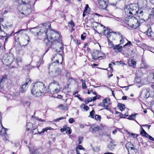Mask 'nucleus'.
I'll return each instance as SVG.
<instances>
[{"mask_svg":"<svg viewBox=\"0 0 154 154\" xmlns=\"http://www.w3.org/2000/svg\"><path fill=\"white\" fill-rule=\"evenodd\" d=\"M116 63H119L120 64H122L123 66H124V65H125L126 64L124 63L123 61H117Z\"/></svg>","mask_w":154,"mask_h":154,"instance_id":"nucleus-45","label":"nucleus"},{"mask_svg":"<svg viewBox=\"0 0 154 154\" xmlns=\"http://www.w3.org/2000/svg\"><path fill=\"white\" fill-rule=\"evenodd\" d=\"M143 90L144 91H145L146 92V93H149L150 90L149 88H146L144 90Z\"/></svg>","mask_w":154,"mask_h":154,"instance_id":"nucleus-51","label":"nucleus"},{"mask_svg":"<svg viewBox=\"0 0 154 154\" xmlns=\"http://www.w3.org/2000/svg\"><path fill=\"white\" fill-rule=\"evenodd\" d=\"M141 131L140 132V134L143 136L144 134H146V132L145 131V130L143 129V128L142 127L141 128Z\"/></svg>","mask_w":154,"mask_h":154,"instance_id":"nucleus-39","label":"nucleus"},{"mask_svg":"<svg viewBox=\"0 0 154 154\" xmlns=\"http://www.w3.org/2000/svg\"><path fill=\"white\" fill-rule=\"evenodd\" d=\"M69 24L71 25V27L73 29L75 25L74 22L72 20H71L69 23Z\"/></svg>","mask_w":154,"mask_h":154,"instance_id":"nucleus-35","label":"nucleus"},{"mask_svg":"<svg viewBox=\"0 0 154 154\" xmlns=\"http://www.w3.org/2000/svg\"><path fill=\"white\" fill-rule=\"evenodd\" d=\"M108 102H110V100L109 99H105L103 100V104H104V105L106 106L108 105Z\"/></svg>","mask_w":154,"mask_h":154,"instance_id":"nucleus-23","label":"nucleus"},{"mask_svg":"<svg viewBox=\"0 0 154 154\" xmlns=\"http://www.w3.org/2000/svg\"><path fill=\"white\" fill-rule=\"evenodd\" d=\"M50 24H45L42 25L41 31L44 33L47 37V38H45L44 41L45 45L48 47L46 52L48 51L50 48L53 47L54 48V45L56 43L61 44L60 43L61 42L60 35L56 31L51 30L50 29Z\"/></svg>","mask_w":154,"mask_h":154,"instance_id":"nucleus-1","label":"nucleus"},{"mask_svg":"<svg viewBox=\"0 0 154 154\" xmlns=\"http://www.w3.org/2000/svg\"><path fill=\"white\" fill-rule=\"evenodd\" d=\"M151 77L152 78L153 81H154V71L151 74Z\"/></svg>","mask_w":154,"mask_h":154,"instance_id":"nucleus-58","label":"nucleus"},{"mask_svg":"<svg viewBox=\"0 0 154 154\" xmlns=\"http://www.w3.org/2000/svg\"><path fill=\"white\" fill-rule=\"evenodd\" d=\"M92 100V98L87 97L85 99V103L86 104H88L89 102H91Z\"/></svg>","mask_w":154,"mask_h":154,"instance_id":"nucleus-26","label":"nucleus"},{"mask_svg":"<svg viewBox=\"0 0 154 154\" xmlns=\"http://www.w3.org/2000/svg\"><path fill=\"white\" fill-rule=\"evenodd\" d=\"M137 5L139 8H144L147 6V2L146 0H138Z\"/></svg>","mask_w":154,"mask_h":154,"instance_id":"nucleus-11","label":"nucleus"},{"mask_svg":"<svg viewBox=\"0 0 154 154\" xmlns=\"http://www.w3.org/2000/svg\"><path fill=\"white\" fill-rule=\"evenodd\" d=\"M25 29H21L19 31H18L17 32H16L15 33V35L16 34H18L21 31H25Z\"/></svg>","mask_w":154,"mask_h":154,"instance_id":"nucleus-52","label":"nucleus"},{"mask_svg":"<svg viewBox=\"0 0 154 154\" xmlns=\"http://www.w3.org/2000/svg\"><path fill=\"white\" fill-rule=\"evenodd\" d=\"M131 146H133V144L130 142H128L126 143L125 145V146L127 149L128 150V152H129V149Z\"/></svg>","mask_w":154,"mask_h":154,"instance_id":"nucleus-22","label":"nucleus"},{"mask_svg":"<svg viewBox=\"0 0 154 154\" xmlns=\"http://www.w3.org/2000/svg\"><path fill=\"white\" fill-rule=\"evenodd\" d=\"M83 137H80L79 138L78 141L79 144H81L82 143L83 140Z\"/></svg>","mask_w":154,"mask_h":154,"instance_id":"nucleus-41","label":"nucleus"},{"mask_svg":"<svg viewBox=\"0 0 154 154\" xmlns=\"http://www.w3.org/2000/svg\"><path fill=\"white\" fill-rule=\"evenodd\" d=\"M116 146V145L114 144L112 141L109 143V144L107 146V148L109 149L111 151H112L115 149V147Z\"/></svg>","mask_w":154,"mask_h":154,"instance_id":"nucleus-17","label":"nucleus"},{"mask_svg":"<svg viewBox=\"0 0 154 154\" xmlns=\"http://www.w3.org/2000/svg\"><path fill=\"white\" fill-rule=\"evenodd\" d=\"M46 90V87L44 84L41 82L35 83L31 88V93L36 97H40L43 95Z\"/></svg>","mask_w":154,"mask_h":154,"instance_id":"nucleus-2","label":"nucleus"},{"mask_svg":"<svg viewBox=\"0 0 154 154\" xmlns=\"http://www.w3.org/2000/svg\"><path fill=\"white\" fill-rule=\"evenodd\" d=\"M16 65H15L14 66H12V67L14 68H17L19 66L18 63L19 62L21 63V60L20 59H17L16 60Z\"/></svg>","mask_w":154,"mask_h":154,"instance_id":"nucleus-25","label":"nucleus"},{"mask_svg":"<svg viewBox=\"0 0 154 154\" xmlns=\"http://www.w3.org/2000/svg\"><path fill=\"white\" fill-rule=\"evenodd\" d=\"M129 63H131L133 67L134 68L135 67V65L136 64V62L135 61L133 60H130Z\"/></svg>","mask_w":154,"mask_h":154,"instance_id":"nucleus-29","label":"nucleus"},{"mask_svg":"<svg viewBox=\"0 0 154 154\" xmlns=\"http://www.w3.org/2000/svg\"><path fill=\"white\" fill-rule=\"evenodd\" d=\"M95 119L97 121H100L101 119V116L99 115H96L95 116Z\"/></svg>","mask_w":154,"mask_h":154,"instance_id":"nucleus-32","label":"nucleus"},{"mask_svg":"<svg viewBox=\"0 0 154 154\" xmlns=\"http://www.w3.org/2000/svg\"><path fill=\"white\" fill-rule=\"evenodd\" d=\"M98 106H101L103 107H105L106 106L104 105V104H103V103H100L98 104Z\"/></svg>","mask_w":154,"mask_h":154,"instance_id":"nucleus-54","label":"nucleus"},{"mask_svg":"<svg viewBox=\"0 0 154 154\" xmlns=\"http://www.w3.org/2000/svg\"><path fill=\"white\" fill-rule=\"evenodd\" d=\"M30 8V6L28 7L25 5H23L22 6L23 12L21 13L22 14L25 15H29L31 12Z\"/></svg>","mask_w":154,"mask_h":154,"instance_id":"nucleus-9","label":"nucleus"},{"mask_svg":"<svg viewBox=\"0 0 154 154\" xmlns=\"http://www.w3.org/2000/svg\"><path fill=\"white\" fill-rule=\"evenodd\" d=\"M41 27V29H40L38 27H34L33 28H30L29 29V31L33 34L35 35H41L42 34H44V33L41 32V29H42Z\"/></svg>","mask_w":154,"mask_h":154,"instance_id":"nucleus-6","label":"nucleus"},{"mask_svg":"<svg viewBox=\"0 0 154 154\" xmlns=\"http://www.w3.org/2000/svg\"><path fill=\"white\" fill-rule=\"evenodd\" d=\"M7 79V78L6 76H4L3 77L1 80H0V82L1 83V82H4L5 81L6 79Z\"/></svg>","mask_w":154,"mask_h":154,"instance_id":"nucleus-38","label":"nucleus"},{"mask_svg":"<svg viewBox=\"0 0 154 154\" xmlns=\"http://www.w3.org/2000/svg\"><path fill=\"white\" fill-rule=\"evenodd\" d=\"M27 89V88H25V89H24L23 88H21L20 89V91L22 93H23L25 92V91H26Z\"/></svg>","mask_w":154,"mask_h":154,"instance_id":"nucleus-44","label":"nucleus"},{"mask_svg":"<svg viewBox=\"0 0 154 154\" xmlns=\"http://www.w3.org/2000/svg\"><path fill=\"white\" fill-rule=\"evenodd\" d=\"M14 58L13 54L11 53L5 54L2 58V62L6 66L11 64L13 62Z\"/></svg>","mask_w":154,"mask_h":154,"instance_id":"nucleus-4","label":"nucleus"},{"mask_svg":"<svg viewBox=\"0 0 154 154\" xmlns=\"http://www.w3.org/2000/svg\"><path fill=\"white\" fill-rule=\"evenodd\" d=\"M66 130V128L63 127V128H61L60 129V131L61 132H63L65 131Z\"/></svg>","mask_w":154,"mask_h":154,"instance_id":"nucleus-59","label":"nucleus"},{"mask_svg":"<svg viewBox=\"0 0 154 154\" xmlns=\"http://www.w3.org/2000/svg\"><path fill=\"white\" fill-rule=\"evenodd\" d=\"M132 150H134L135 152L137 151V149L136 148L134 147L133 146H131L129 149V152L130 151H131Z\"/></svg>","mask_w":154,"mask_h":154,"instance_id":"nucleus-36","label":"nucleus"},{"mask_svg":"<svg viewBox=\"0 0 154 154\" xmlns=\"http://www.w3.org/2000/svg\"><path fill=\"white\" fill-rule=\"evenodd\" d=\"M151 13V14L149 15L147 20L150 19L154 20V7L152 9Z\"/></svg>","mask_w":154,"mask_h":154,"instance_id":"nucleus-18","label":"nucleus"},{"mask_svg":"<svg viewBox=\"0 0 154 154\" xmlns=\"http://www.w3.org/2000/svg\"><path fill=\"white\" fill-rule=\"evenodd\" d=\"M60 43L61 44V45L59 44L58 43H56V44H55L54 45L55 46V47H54V48H53V47L52 48H51L54 49V50L55 49H57L58 48L57 47L58 46L60 47V48L59 50H58L57 49H56V51L57 52H60L61 51H63V46L62 45V41L61 42H60Z\"/></svg>","mask_w":154,"mask_h":154,"instance_id":"nucleus-15","label":"nucleus"},{"mask_svg":"<svg viewBox=\"0 0 154 154\" xmlns=\"http://www.w3.org/2000/svg\"><path fill=\"white\" fill-rule=\"evenodd\" d=\"M6 33L4 31L2 30L0 32V37H5L6 36Z\"/></svg>","mask_w":154,"mask_h":154,"instance_id":"nucleus-28","label":"nucleus"},{"mask_svg":"<svg viewBox=\"0 0 154 154\" xmlns=\"http://www.w3.org/2000/svg\"><path fill=\"white\" fill-rule=\"evenodd\" d=\"M69 122L70 123H72L75 122V120L72 118H70L69 120Z\"/></svg>","mask_w":154,"mask_h":154,"instance_id":"nucleus-43","label":"nucleus"},{"mask_svg":"<svg viewBox=\"0 0 154 154\" xmlns=\"http://www.w3.org/2000/svg\"><path fill=\"white\" fill-rule=\"evenodd\" d=\"M137 9L135 5L131 4L127 6L125 10V12L129 13L130 14L135 15L138 13Z\"/></svg>","mask_w":154,"mask_h":154,"instance_id":"nucleus-5","label":"nucleus"},{"mask_svg":"<svg viewBox=\"0 0 154 154\" xmlns=\"http://www.w3.org/2000/svg\"><path fill=\"white\" fill-rule=\"evenodd\" d=\"M52 129V128L51 127H48L45 128H43L42 131L39 132L35 128V130H33L32 131V133L33 134H35L37 133H38L40 135H42L44 134V132L47 131L48 130H51Z\"/></svg>","mask_w":154,"mask_h":154,"instance_id":"nucleus-10","label":"nucleus"},{"mask_svg":"<svg viewBox=\"0 0 154 154\" xmlns=\"http://www.w3.org/2000/svg\"><path fill=\"white\" fill-rule=\"evenodd\" d=\"M95 113V111L94 110H92L91 111L90 113V115L89 117L91 116V117L92 118L94 119V114Z\"/></svg>","mask_w":154,"mask_h":154,"instance_id":"nucleus-31","label":"nucleus"},{"mask_svg":"<svg viewBox=\"0 0 154 154\" xmlns=\"http://www.w3.org/2000/svg\"><path fill=\"white\" fill-rule=\"evenodd\" d=\"M88 8H89V7L88 4L86 5L85 7V11H86V10H89Z\"/></svg>","mask_w":154,"mask_h":154,"instance_id":"nucleus-56","label":"nucleus"},{"mask_svg":"<svg viewBox=\"0 0 154 154\" xmlns=\"http://www.w3.org/2000/svg\"><path fill=\"white\" fill-rule=\"evenodd\" d=\"M92 149L94 152H97L99 151L100 148L99 146H97L94 147H92Z\"/></svg>","mask_w":154,"mask_h":154,"instance_id":"nucleus-30","label":"nucleus"},{"mask_svg":"<svg viewBox=\"0 0 154 154\" xmlns=\"http://www.w3.org/2000/svg\"><path fill=\"white\" fill-rule=\"evenodd\" d=\"M103 55L104 54L99 52L98 50H94L92 54V57L93 59L96 60L100 57H102V55Z\"/></svg>","mask_w":154,"mask_h":154,"instance_id":"nucleus-7","label":"nucleus"},{"mask_svg":"<svg viewBox=\"0 0 154 154\" xmlns=\"http://www.w3.org/2000/svg\"><path fill=\"white\" fill-rule=\"evenodd\" d=\"M27 130L29 131L30 130H35L37 128L36 126H34V124L30 122L28 123L27 124Z\"/></svg>","mask_w":154,"mask_h":154,"instance_id":"nucleus-14","label":"nucleus"},{"mask_svg":"<svg viewBox=\"0 0 154 154\" xmlns=\"http://www.w3.org/2000/svg\"><path fill=\"white\" fill-rule=\"evenodd\" d=\"M128 119L129 120H134V118H133V115H130Z\"/></svg>","mask_w":154,"mask_h":154,"instance_id":"nucleus-53","label":"nucleus"},{"mask_svg":"<svg viewBox=\"0 0 154 154\" xmlns=\"http://www.w3.org/2000/svg\"><path fill=\"white\" fill-rule=\"evenodd\" d=\"M66 130L65 131L67 134H70L71 133L72 130L69 127H67L66 128Z\"/></svg>","mask_w":154,"mask_h":154,"instance_id":"nucleus-27","label":"nucleus"},{"mask_svg":"<svg viewBox=\"0 0 154 154\" xmlns=\"http://www.w3.org/2000/svg\"><path fill=\"white\" fill-rule=\"evenodd\" d=\"M149 134H148L147 133H146V134H144L143 136L146 137L148 138V137L149 136Z\"/></svg>","mask_w":154,"mask_h":154,"instance_id":"nucleus-63","label":"nucleus"},{"mask_svg":"<svg viewBox=\"0 0 154 154\" xmlns=\"http://www.w3.org/2000/svg\"><path fill=\"white\" fill-rule=\"evenodd\" d=\"M112 33H114L116 35H120L121 34L119 32H114L112 31Z\"/></svg>","mask_w":154,"mask_h":154,"instance_id":"nucleus-55","label":"nucleus"},{"mask_svg":"<svg viewBox=\"0 0 154 154\" xmlns=\"http://www.w3.org/2000/svg\"><path fill=\"white\" fill-rule=\"evenodd\" d=\"M82 87L84 89H85L87 88L86 86V84L85 83H82Z\"/></svg>","mask_w":154,"mask_h":154,"instance_id":"nucleus-50","label":"nucleus"},{"mask_svg":"<svg viewBox=\"0 0 154 154\" xmlns=\"http://www.w3.org/2000/svg\"><path fill=\"white\" fill-rule=\"evenodd\" d=\"M99 8L102 9H105L107 7L108 3V0H103L98 2Z\"/></svg>","mask_w":154,"mask_h":154,"instance_id":"nucleus-12","label":"nucleus"},{"mask_svg":"<svg viewBox=\"0 0 154 154\" xmlns=\"http://www.w3.org/2000/svg\"><path fill=\"white\" fill-rule=\"evenodd\" d=\"M60 90L59 89L57 88L54 89V91H53V93H57Z\"/></svg>","mask_w":154,"mask_h":154,"instance_id":"nucleus-46","label":"nucleus"},{"mask_svg":"<svg viewBox=\"0 0 154 154\" xmlns=\"http://www.w3.org/2000/svg\"><path fill=\"white\" fill-rule=\"evenodd\" d=\"M110 35H109V36H107V39H108V44L110 43V42H112L109 39V38H110Z\"/></svg>","mask_w":154,"mask_h":154,"instance_id":"nucleus-60","label":"nucleus"},{"mask_svg":"<svg viewBox=\"0 0 154 154\" xmlns=\"http://www.w3.org/2000/svg\"><path fill=\"white\" fill-rule=\"evenodd\" d=\"M142 66H143L145 68H146L148 66V65L145 61H143Z\"/></svg>","mask_w":154,"mask_h":154,"instance_id":"nucleus-34","label":"nucleus"},{"mask_svg":"<svg viewBox=\"0 0 154 154\" xmlns=\"http://www.w3.org/2000/svg\"><path fill=\"white\" fill-rule=\"evenodd\" d=\"M152 33V30L151 28H148L147 30L144 32V33L147 35L149 37H151L152 34L151 33Z\"/></svg>","mask_w":154,"mask_h":154,"instance_id":"nucleus-20","label":"nucleus"},{"mask_svg":"<svg viewBox=\"0 0 154 154\" xmlns=\"http://www.w3.org/2000/svg\"><path fill=\"white\" fill-rule=\"evenodd\" d=\"M89 131L93 134L99 132L100 128L98 126H92L91 127Z\"/></svg>","mask_w":154,"mask_h":154,"instance_id":"nucleus-13","label":"nucleus"},{"mask_svg":"<svg viewBox=\"0 0 154 154\" xmlns=\"http://www.w3.org/2000/svg\"><path fill=\"white\" fill-rule=\"evenodd\" d=\"M50 75L52 77H54L58 75H60L61 77L65 75L67 79H69V76L70 75L68 71L64 68L62 69L58 67L56 71L54 72H49Z\"/></svg>","mask_w":154,"mask_h":154,"instance_id":"nucleus-3","label":"nucleus"},{"mask_svg":"<svg viewBox=\"0 0 154 154\" xmlns=\"http://www.w3.org/2000/svg\"><path fill=\"white\" fill-rule=\"evenodd\" d=\"M61 109H62L63 110H68V107L67 106H64V107H63V108H61Z\"/></svg>","mask_w":154,"mask_h":154,"instance_id":"nucleus-57","label":"nucleus"},{"mask_svg":"<svg viewBox=\"0 0 154 154\" xmlns=\"http://www.w3.org/2000/svg\"><path fill=\"white\" fill-rule=\"evenodd\" d=\"M83 149V147L81 145H79L77 147V149Z\"/></svg>","mask_w":154,"mask_h":154,"instance_id":"nucleus-48","label":"nucleus"},{"mask_svg":"<svg viewBox=\"0 0 154 154\" xmlns=\"http://www.w3.org/2000/svg\"><path fill=\"white\" fill-rule=\"evenodd\" d=\"M64 107V105L62 104H60V105H59L58 107L59 108H63V107Z\"/></svg>","mask_w":154,"mask_h":154,"instance_id":"nucleus-64","label":"nucleus"},{"mask_svg":"<svg viewBox=\"0 0 154 154\" xmlns=\"http://www.w3.org/2000/svg\"><path fill=\"white\" fill-rule=\"evenodd\" d=\"M131 44V42L130 41H128V42L126 43L125 45L123 46V47L125 48V46H128L129 45Z\"/></svg>","mask_w":154,"mask_h":154,"instance_id":"nucleus-49","label":"nucleus"},{"mask_svg":"<svg viewBox=\"0 0 154 154\" xmlns=\"http://www.w3.org/2000/svg\"><path fill=\"white\" fill-rule=\"evenodd\" d=\"M118 106L119 109L123 111L125 109V105L122 103H119Z\"/></svg>","mask_w":154,"mask_h":154,"instance_id":"nucleus-21","label":"nucleus"},{"mask_svg":"<svg viewBox=\"0 0 154 154\" xmlns=\"http://www.w3.org/2000/svg\"><path fill=\"white\" fill-rule=\"evenodd\" d=\"M124 39H120V45L124 43Z\"/></svg>","mask_w":154,"mask_h":154,"instance_id":"nucleus-62","label":"nucleus"},{"mask_svg":"<svg viewBox=\"0 0 154 154\" xmlns=\"http://www.w3.org/2000/svg\"><path fill=\"white\" fill-rule=\"evenodd\" d=\"M148 138H149V139L150 140H153V141L154 140V138H153L152 136H151L150 135H149V136Z\"/></svg>","mask_w":154,"mask_h":154,"instance_id":"nucleus-61","label":"nucleus"},{"mask_svg":"<svg viewBox=\"0 0 154 154\" xmlns=\"http://www.w3.org/2000/svg\"><path fill=\"white\" fill-rule=\"evenodd\" d=\"M86 34L85 33L83 32V34L81 35V39L82 40H84L86 37Z\"/></svg>","mask_w":154,"mask_h":154,"instance_id":"nucleus-33","label":"nucleus"},{"mask_svg":"<svg viewBox=\"0 0 154 154\" xmlns=\"http://www.w3.org/2000/svg\"><path fill=\"white\" fill-rule=\"evenodd\" d=\"M133 21H134L135 22H136L137 23H138V21L137 19L135 17H134L133 19H132L131 20L128 22V24L130 27L132 28L135 29L139 26L140 24L139 23L137 24L138 25L137 26L135 25V24L132 23V22Z\"/></svg>","mask_w":154,"mask_h":154,"instance_id":"nucleus-8","label":"nucleus"},{"mask_svg":"<svg viewBox=\"0 0 154 154\" xmlns=\"http://www.w3.org/2000/svg\"><path fill=\"white\" fill-rule=\"evenodd\" d=\"M80 107L81 108H83L84 109H85L86 111H88L89 109V107L85 104H82L80 106Z\"/></svg>","mask_w":154,"mask_h":154,"instance_id":"nucleus-24","label":"nucleus"},{"mask_svg":"<svg viewBox=\"0 0 154 154\" xmlns=\"http://www.w3.org/2000/svg\"><path fill=\"white\" fill-rule=\"evenodd\" d=\"M123 47L122 46H120V45H116L115 47H114L113 50H115V52L118 53L120 52L123 50Z\"/></svg>","mask_w":154,"mask_h":154,"instance_id":"nucleus-16","label":"nucleus"},{"mask_svg":"<svg viewBox=\"0 0 154 154\" xmlns=\"http://www.w3.org/2000/svg\"><path fill=\"white\" fill-rule=\"evenodd\" d=\"M109 44V48H112L113 49L114 47H115V46L114 44H113L112 42H110L108 44Z\"/></svg>","mask_w":154,"mask_h":154,"instance_id":"nucleus-37","label":"nucleus"},{"mask_svg":"<svg viewBox=\"0 0 154 154\" xmlns=\"http://www.w3.org/2000/svg\"><path fill=\"white\" fill-rule=\"evenodd\" d=\"M30 81H31V80L30 79H29V78L27 79L26 80L25 83H24V84L25 85H28L29 82H30Z\"/></svg>","mask_w":154,"mask_h":154,"instance_id":"nucleus-42","label":"nucleus"},{"mask_svg":"<svg viewBox=\"0 0 154 154\" xmlns=\"http://www.w3.org/2000/svg\"><path fill=\"white\" fill-rule=\"evenodd\" d=\"M112 32H111V30L109 28H106V29H105L104 30V34L105 35H107V36H109L110 33Z\"/></svg>","mask_w":154,"mask_h":154,"instance_id":"nucleus-19","label":"nucleus"},{"mask_svg":"<svg viewBox=\"0 0 154 154\" xmlns=\"http://www.w3.org/2000/svg\"><path fill=\"white\" fill-rule=\"evenodd\" d=\"M42 63V60L41 59L39 60V61L37 62V66L38 68L40 66L41 63Z\"/></svg>","mask_w":154,"mask_h":154,"instance_id":"nucleus-40","label":"nucleus"},{"mask_svg":"<svg viewBox=\"0 0 154 154\" xmlns=\"http://www.w3.org/2000/svg\"><path fill=\"white\" fill-rule=\"evenodd\" d=\"M52 84H57V85H59V84L57 83V81H56L55 80H54L52 82H51V83H50L49 84V85H51Z\"/></svg>","mask_w":154,"mask_h":154,"instance_id":"nucleus-47","label":"nucleus"}]
</instances>
